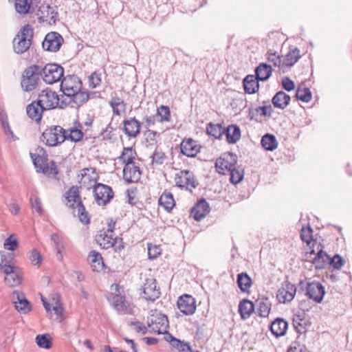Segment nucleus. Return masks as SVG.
Listing matches in <instances>:
<instances>
[{
  "label": "nucleus",
  "mask_w": 352,
  "mask_h": 352,
  "mask_svg": "<svg viewBox=\"0 0 352 352\" xmlns=\"http://www.w3.org/2000/svg\"><path fill=\"white\" fill-rule=\"evenodd\" d=\"M67 200L66 205L72 209L74 216L78 217L83 223H89L90 221L88 212L86 211L82 203L79 189L77 186H72L65 193Z\"/></svg>",
  "instance_id": "f257e3e1"
},
{
  "label": "nucleus",
  "mask_w": 352,
  "mask_h": 352,
  "mask_svg": "<svg viewBox=\"0 0 352 352\" xmlns=\"http://www.w3.org/2000/svg\"><path fill=\"white\" fill-rule=\"evenodd\" d=\"M41 67L36 65L27 67L23 72L21 87L26 92L34 90L41 81Z\"/></svg>",
  "instance_id": "f03ea898"
},
{
  "label": "nucleus",
  "mask_w": 352,
  "mask_h": 352,
  "mask_svg": "<svg viewBox=\"0 0 352 352\" xmlns=\"http://www.w3.org/2000/svg\"><path fill=\"white\" fill-rule=\"evenodd\" d=\"M33 34V29L28 24L24 25L20 30L13 40V49L15 53L21 54L30 49Z\"/></svg>",
  "instance_id": "7ed1b4c3"
},
{
  "label": "nucleus",
  "mask_w": 352,
  "mask_h": 352,
  "mask_svg": "<svg viewBox=\"0 0 352 352\" xmlns=\"http://www.w3.org/2000/svg\"><path fill=\"white\" fill-rule=\"evenodd\" d=\"M46 110L53 109L56 107L63 109L68 104L65 100L60 99L55 91L50 88L42 90L37 99Z\"/></svg>",
  "instance_id": "20e7f679"
},
{
  "label": "nucleus",
  "mask_w": 352,
  "mask_h": 352,
  "mask_svg": "<svg viewBox=\"0 0 352 352\" xmlns=\"http://www.w3.org/2000/svg\"><path fill=\"white\" fill-rule=\"evenodd\" d=\"M65 140H66L65 129L60 126H51L42 133V141L48 146H57Z\"/></svg>",
  "instance_id": "39448f33"
},
{
  "label": "nucleus",
  "mask_w": 352,
  "mask_h": 352,
  "mask_svg": "<svg viewBox=\"0 0 352 352\" xmlns=\"http://www.w3.org/2000/svg\"><path fill=\"white\" fill-rule=\"evenodd\" d=\"M96 241L103 249L114 248L116 251H120L124 248L122 239L113 238V234L104 232V230H100L98 232L96 236Z\"/></svg>",
  "instance_id": "423d86ee"
},
{
  "label": "nucleus",
  "mask_w": 352,
  "mask_h": 352,
  "mask_svg": "<svg viewBox=\"0 0 352 352\" xmlns=\"http://www.w3.org/2000/svg\"><path fill=\"white\" fill-rule=\"evenodd\" d=\"M81 88L82 82L76 75H68L64 77L60 83V90L68 97V100H65L68 104L71 102V96H74Z\"/></svg>",
  "instance_id": "0eeeda50"
},
{
  "label": "nucleus",
  "mask_w": 352,
  "mask_h": 352,
  "mask_svg": "<svg viewBox=\"0 0 352 352\" xmlns=\"http://www.w3.org/2000/svg\"><path fill=\"white\" fill-rule=\"evenodd\" d=\"M148 326L151 332L161 334L168 329V320L165 315L155 311L148 318Z\"/></svg>",
  "instance_id": "6e6552de"
},
{
  "label": "nucleus",
  "mask_w": 352,
  "mask_h": 352,
  "mask_svg": "<svg viewBox=\"0 0 352 352\" xmlns=\"http://www.w3.org/2000/svg\"><path fill=\"white\" fill-rule=\"evenodd\" d=\"M43 79L47 84H53L59 81L64 75L63 68L57 64L51 63L41 67Z\"/></svg>",
  "instance_id": "1a4fd4ad"
},
{
  "label": "nucleus",
  "mask_w": 352,
  "mask_h": 352,
  "mask_svg": "<svg viewBox=\"0 0 352 352\" xmlns=\"http://www.w3.org/2000/svg\"><path fill=\"white\" fill-rule=\"evenodd\" d=\"M93 192L96 203L100 206L107 205L114 195L110 186L100 183L94 185Z\"/></svg>",
  "instance_id": "9d476101"
},
{
  "label": "nucleus",
  "mask_w": 352,
  "mask_h": 352,
  "mask_svg": "<svg viewBox=\"0 0 352 352\" xmlns=\"http://www.w3.org/2000/svg\"><path fill=\"white\" fill-rule=\"evenodd\" d=\"M175 182L177 186L190 190L195 188L198 185L193 173L186 170L177 173L175 175Z\"/></svg>",
  "instance_id": "9b49d317"
},
{
  "label": "nucleus",
  "mask_w": 352,
  "mask_h": 352,
  "mask_svg": "<svg viewBox=\"0 0 352 352\" xmlns=\"http://www.w3.org/2000/svg\"><path fill=\"white\" fill-rule=\"evenodd\" d=\"M236 164V156L232 153H224L219 157L215 163L217 171L225 175Z\"/></svg>",
  "instance_id": "f8f14e48"
},
{
  "label": "nucleus",
  "mask_w": 352,
  "mask_h": 352,
  "mask_svg": "<svg viewBox=\"0 0 352 352\" xmlns=\"http://www.w3.org/2000/svg\"><path fill=\"white\" fill-rule=\"evenodd\" d=\"M37 15L40 21L54 25L58 20V12L56 6L43 4L39 7Z\"/></svg>",
  "instance_id": "ddd939ff"
},
{
  "label": "nucleus",
  "mask_w": 352,
  "mask_h": 352,
  "mask_svg": "<svg viewBox=\"0 0 352 352\" xmlns=\"http://www.w3.org/2000/svg\"><path fill=\"white\" fill-rule=\"evenodd\" d=\"M10 299L14 304L15 309L20 313L25 314L32 309L30 302L26 299L25 294L15 290L10 295Z\"/></svg>",
  "instance_id": "4468645a"
},
{
  "label": "nucleus",
  "mask_w": 352,
  "mask_h": 352,
  "mask_svg": "<svg viewBox=\"0 0 352 352\" xmlns=\"http://www.w3.org/2000/svg\"><path fill=\"white\" fill-rule=\"evenodd\" d=\"M325 291L322 285L317 281L307 283L306 295L317 303L322 301Z\"/></svg>",
  "instance_id": "2eb2a0df"
},
{
  "label": "nucleus",
  "mask_w": 352,
  "mask_h": 352,
  "mask_svg": "<svg viewBox=\"0 0 352 352\" xmlns=\"http://www.w3.org/2000/svg\"><path fill=\"white\" fill-rule=\"evenodd\" d=\"M296 293V286L286 280L283 282L282 287L278 290L276 298L280 303H286L294 299Z\"/></svg>",
  "instance_id": "dca6fc26"
},
{
  "label": "nucleus",
  "mask_w": 352,
  "mask_h": 352,
  "mask_svg": "<svg viewBox=\"0 0 352 352\" xmlns=\"http://www.w3.org/2000/svg\"><path fill=\"white\" fill-rule=\"evenodd\" d=\"M63 38L60 34L55 32L48 33L43 42V48L50 52H57L62 43Z\"/></svg>",
  "instance_id": "f3484780"
},
{
  "label": "nucleus",
  "mask_w": 352,
  "mask_h": 352,
  "mask_svg": "<svg viewBox=\"0 0 352 352\" xmlns=\"http://www.w3.org/2000/svg\"><path fill=\"white\" fill-rule=\"evenodd\" d=\"M141 175L142 171L138 163H129L125 164L123 168V178L128 184L138 182Z\"/></svg>",
  "instance_id": "a211bd4d"
},
{
  "label": "nucleus",
  "mask_w": 352,
  "mask_h": 352,
  "mask_svg": "<svg viewBox=\"0 0 352 352\" xmlns=\"http://www.w3.org/2000/svg\"><path fill=\"white\" fill-rule=\"evenodd\" d=\"M143 297L146 300L154 301L160 296V287L153 278H147L143 286Z\"/></svg>",
  "instance_id": "6ab92c4d"
},
{
  "label": "nucleus",
  "mask_w": 352,
  "mask_h": 352,
  "mask_svg": "<svg viewBox=\"0 0 352 352\" xmlns=\"http://www.w3.org/2000/svg\"><path fill=\"white\" fill-rule=\"evenodd\" d=\"M177 307L185 315H192L196 310L195 298L188 294H185L179 298Z\"/></svg>",
  "instance_id": "aec40b11"
},
{
  "label": "nucleus",
  "mask_w": 352,
  "mask_h": 352,
  "mask_svg": "<svg viewBox=\"0 0 352 352\" xmlns=\"http://www.w3.org/2000/svg\"><path fill=\"white\" fill-rule=\"evenodd\" d=\"M123 132L129 138H136L140 133L142 124L135 118L125 119L122 122Z\"/></svg>",
  "instance_id": "412c9836"
},
{
  "label": "nucleus",
  "mask_w": 352,
  "mask_h": 352,
  "mask_svg": "<svg viewBox=\"0 0 352 352\" xmlns=\"http://www.w3.org/2000/svg\"><path fill=\"white\" fill-rule=\"evenodd\" d=\"M181 153L190 157H193L199 152L200 146L197 142L191 139L184 140L180 144Z\"/></svg>",
  "instance_id": "4be33fe9"
},
{
  "label": "nucleus",
  "mask_w": 352,
  "mask_h": 352,
  "mask_svg": "<svg viewBox=\"0 0 352 352\" xmlns=\"http://www.w3.org/2000/svg\"><path fill=\"white\" fill-rule=\"evenodd\" d=\"M45 111H46V109L38 100L32 102L26 107V112L29 118L36 122L41 121L43 113Z\"/></svg>",
  "instance_id": "5701e85b"
},
{
  "label": "nucleus",
  "mask_w": 352,
  "mask_h": 352,
  "mask_svg": "<svg viewBox=\"0 0 352 352\" xmlns=\"http://www.w3.org/2000/svg\"><path fill=\"white\" fill-rule=\"evenodd\" d=\"M210 212L208 202L205 199L199 201L191 209V216L197 221H200Z\"/></svg>",
  "instance_id": "b1692460"
},
{
  "label": "nucleus",
  "mask_w": 352,
  "mask_h": 352,
  "mask_svg": "<svg viewBox=\"0 0 352 352\" xmlns=\"http://www.w3.org/2000/svg\"><path fill=\"white\" fill-rule=\"evenodd\" d=\"M116 294L112 299L113 307L120 314H126L127 312V302L125 300L124 296L122 295L120 292L118 285H115Z\"/></svg>",
  "instance_id": "393cba45"
},
{
  "label": "nucleus",
  "mask_w": 352,
  "mask_h": 352,
  "mask_svg": "<svg viewBox=\"0 0 352 352\" xmlns=\"http://www.w3.org/2000/svg\"><path fill=\"white\" fill-rule=\"evenodd\" d=\"M80 183L83 185H90L95 184L98 179V175L93 168H85L80 170V175H78Z\"/></svg>",
  "instance_id": "a878e982"
},
{
  "label": "nucleus",
  "mask_w": 352,
  "mask_h": 352,
  "mask_svg": "<svg viewBox=\"0 0 352 352\" xmlns=\"http://www.w3.org/2000/svg\"><path fill=\"white\" fill-rule=\"evenodd\" d=\"M93 271L100 272L104 268V262L101 254L95 251L92 250L89 252L87 258Z\"/></svg>",
  "instance_id": "bb28decb"
},
{
  "label": "nucleus",
  "mask_w": 352,
  "mask_h": 352,
  "mask_svg": "<svg viewBox=\"0 0 352 352\" xmlns=\"http://www.w3.org/2000/svg\"><path fill=\"white\" fill-rule=\"evenodd\" d=\"M289 96L283 91H278L272 99L274 107L280 109H284L289 104Z\"/></svg>",
  "instance_id": "cd10ccee"
},
{
  "label": "nucleus",
  "mask_w": 352,
  "mask_h": 352,
  "mask_svg": "<svg viewBox=\"0 0 352 352\" xmlns=\"http://www.w3.org/2000/svg\"><path fill=\"white\" fill-rule=\"evenodd\" d=\"M33 164L36 168L37 172H41L45 174L49 173V167L47 163V158L40 155L30 153Z\"/></svg>",
  "instance_id": "c85d7f7f"
},
{
  "label": "nucleus",
  "mask_w": 352,
  "mask_h": 352,
  "mask_svg": "<svg viewBox=\"0 0 352 352\" xmlns=\"http://www.w3.org/2000/svg\"><path fill=\"white\" fill-rule=\"evenodd\" d=\"M287 322L281 318H276L270 325L272 333L276 336L279 337L285 335L287 329Z\"/></svg>",
  "instance_id": "c756f323"
},
{
  "label": "nucleus",
  "mask_w": 352,
  "mask_h": 352,
  "mask_svg": "<svg viewBox=\"0 0 352 352\" xmlns=\"http://www.w3.org/2000/svg\"><path fill=\"white\" fill-rule=\"evenodd\" d=\"M256 311L260 317H267L271 310L272 303L267 298H259L256 301Z\"/></svg>",
  "instance_id": "7c9ffc66"
},
{
  "label": "nucleus",
  "mask_w": 352,
  "mask_h": 352,
  "mask_svg": "<svg viewBox=\"0 0 352 352\" xmlns=\"http://www.w3.org/2000/svg\"><path fill=\"white\" fill-rule=\"evenodd\" d=\"M254 311V305L248 299H243L239 305V311L241 318L243 320L250 318L252 312Z\"/></svg>",
  "instance_id": "2f4dec72"
},
{
  "label": "nucleus",
  "mask_w": 352,
  "mask_h": 352,
  "mask_svg": "<svg viewBox=\"0 0 352 352\" xmlns=\"http://www.w3.org/2000/svg\"><path fill=\"white\" fill-rule=\"evenodd\" d=\"M224 134L226 136V140L230 144H234L239 140L241 138V130L237 125H230L225 129Z\"/></svg>",
  "instance_id": "473e14b6"
},
{
  "label": "nucleus",
  "mask_w": 352,
  "mask_h": 352,
  "mask_svg": "<svg viewBox=\"0 0 352 352\" xmlns=\"http://www.w3.org/2000/svg\"><path fill=\"white\" fill-rule=\"evenodd\" d=\"M243 87L246 93L254 94L258 89V80L253 75H248L243 80Z\"/></svg>",
  "instance_id": "72a5a7b5"
},
{
  "label": "nucleus",
  "mask_w": 352,
  "mask_h": 352,
  "mask_svg": "<svg viewBox=\"0 0 352 352\" xmlns=\"http://www.w3.org/2000/svg\"><path fill=\"white\" fill-rule=\"evenodd\" d=\"M109 104L112 109L113 114L116 116H120L126 111V103L118 96L112 97Z\"/></svg>",
  "instance_id": "f704fd0d"
},
{
  "label": "nucleus",
  "mask_w": 352,
  "mask_h": 352,
  "mask_svg": "<svg viewBox=\"0 0 352 352\" xmlns=\"http://www.w3.org/2000/svg\"><path fill=\"white\" fill-rule=\"evenodd\" d=\"M300 58V50L297 47L290 48L283 60V67L293 66Z\"/></svg>",
  "instance_id": "c9c22d12"
},
{
  "label": "nucleus",
  "mask_w": 352,
  "mask_h": 352,
  "mask_svg": "<svg viewBox=\"0 0 352 352\" xmlns=\"http://www.w3.org/2000/svg\"><path fill=\"white\" fill-rule=\"evenodd\" d=\"M272 67L266 63H261L255 69L257 80L265 81L272 75Z\"/></svg>",
  "instance_id": "e433bc0d"
},
{
  "label": "nucleus",
  "mask_w": 352,
  "mask_h": 352,
  "mask_svg": "<svg viewBox=\"0 0 352 352\" xmlns=\"http://www.w3.org/2000/svg\"><path fill=\"white\" fill-rule=\"evenodd\" d=\"M330 256L323 250H320L313 260L316 269H323L329 264Z\"/></svg>",
  "instance_id": "4c0bfd02"
},
{
  "label": "nucleus",
  "mask_w": 352,
  "mask_h": 352,
  "mask_svg": "<svg viewBox=\"0 0 352 352\" xmlns=\"http://www.w3.org/2000/svg\"><path fill=\"white\" fill-rule=\"evenodd\" d=\"M136 156L137 153L135 149L132 147H125L118 159L125 165L129 163H135Z\"/></svg>",
  "instance_id": "58836bf2"
},
{
  "label": "nucleus",
  "mask_w": 352,
  "mask_h": 352,
  "mask_svg": "<svg viewBox=\"0 0 352 352\" xmlns=\"http://www.w3.org/2000/svg\"><path fill=\"white\" fill-rule=\"evenodd\" d=\"M155 116L157 121L161 123L168 122L170 120V110L168 106L160 105L157 108Z\"/></svg>",
  "instance_id": "ea45409f"
},
{
  "label": "nucleus",
  "mask_w": 352,
  "mask_h": 352,
  "mask_svg": "<svg viewBox=\"0 0 352 352\" xmlns=\"http://www.w3.org/2000/svg\"><path fill=\"white\" fill-rule=\"evenodd\" d=\"M262 146L267 151H272L278 146V142L274 135L267 133L262 137Z\"/></svg>",
  "instance_id": "a19ab883"
},
{
  "label": "nucleus",
  "mask_w": 352,
  "mask_h": 352,
  "mask_svg": "<svg viewBox=\"0 0 352 352\" xmlns=\"http://www.w3.org/2000/svg\"><path fill=\"white\" fill-rule=\"evenodd\" d=\"M237 284L243 292H248L252 285V279L245 272L237 275Z\"/></svg>",
  "instance_id": "79ce46f5"
},
{
  "label": "nucleus",
  "mask_w": 352,
  "mask_h": 352,
  "mask_svg": "<svg viewBox=\"0 0 352 352\" xmlns=\"http://www.w3.org/2000/svg\"><path fill=\"white\" fill-rule=\"evenodd\" d=\"M159 204L170 212L175 205L173 195L170 192H164L159 199Z\"/></svg>",
  "instance_id": "37998d69"
},
{
  "label": "nucleus",
  "mask_w": 352,
  "mask_h": 352,
  "mask_svg": "<svg viewBox=\"0 0 352 352\" xmlns=\"http://www.w3.org/2000/svg\"><path fill=\"white\" fill-rule=\"evenodd\" d=\"M32 0H15L14 8L16 11L21 14L30 12Z\"/></svg>",
  "instance_id": "c03bdc74"
},
{
  "label": "nucleus",
  "mask_w": 352,
  "mask_h": 352,
  "mask_svg": "<svg viewBox=\"0 0 352 352\" xmlns=\"http://www.w3.org/2000/svg\"><path fill=\"white\" fill-rule=\"evenodd\" d=\"M207 133L216 139H220L225 133V129L219 124L210 123L206 127Z\"/></svg>",
  "instance_id": "a18cd8bd"
},
{
  "label": "nucleus",
  "mask_w": 352,
  "mask_h": 352,
  "mask_svg": "<svg viewBox=\"0 0 352 352\" xmlns=\"http://www.w3.org/2000/svg\"><path fill=\"white\" fill-rule=\"evenodd\" d=\"M228 173L230 175V180L234 184L240 183L243 179V169L236 165Z\"/></svg>",
  "instance_id": "49530a36"
},
{
  "label": "nucleus",
  "mask_w": 352,
  "mask_h": 352,
  "mask_svg": "<svg viewBox=\"0 0 352 352\" xmlns=\"http://www.w3.org/2000/svg\"><path fill=\"white\" fill-rule=\"evenodd\" d=\"M65 136L66 140L77 142L82 139L83 133L81 129L69 128V129H65Z\"/></svg>",
  "instance_id": "de8ad7c7"
},
{
  "label": "nucleus",
  "mask_w": 352,
  "mask_h": 352,
  "mask_svg": "<svg viewBox=\"0 0 352 352\" xmlns=\"http://www.w3.org/2000/svg\"><path fill=\"white\" fill-rule=\"evenodd\" d=\"M21 281L22 275L19 270L5 277V282L10 287L18 286L21 283Z\"/></svg>",
  "instance_id": "09e8293b"
},
{
  "label": "nucleus",
  "mask_w": 352,
  "mask_h": 352,
  "mask_svg": "<svg viewBox=\"0 0 352 352\" xmlns=\"http://www.w3.org/2000/svg\"><path fill=\"white\" fill-rule=\"evenodd\" d=\"M36 342L39 347L49 349L52 345V337L49 333L38 335L36 337Z\"/></svg>",
  "instance_id": "8fccbe9b"
},
{
  "label": "nucleus",
  "mask_w": 352,
  "mask_h": 352,
  "mask_svg": "<svg viewBox=\"0 0 352 352\" xmlns=\"http://www.w3.org/2000/svg\"><path fill=\"white\" fill-rule=\"evenodd\" d=\"M296 97L297 100L308 102L311 100V92L307 87H298L296 91Z\"/></svg>",
  "instance_id": "3c124183"
},
{
  "label": "nucleus",
  "mask_w": 352,
  "mask_h": 352,
  "mask_svg": "<svg viewBox=\"0 0 352 352\" xmlns=\"http://www.w3.org/2000/svg\"><path fill=\"white\" fill-rule=\"evenodd\" d=\"M89 98V94L80 89V91H76V94H74V96H71V102L72 101L76 105L80 106L84 102H87Z\"/></svg>",
  "instance_id": "603ef678"
},
{
  "label": "nucleus",
  "mask_w": 352,
  "mask_h": 352,
  "mask_svg": "<svg viewBox=\"0 0 352 352\" xmlns=\"http://www.w3.org/2000/svg\"><path fill=\"white\" fill-rule=\"evenodd\" d=\"M170 345L173 348L176 349L182 352H187L192 351L191 346L188 342L182 341L177 338H175L174 340V342H173Z\"/></svg>",
  "instance_id": "864d4df0"
},
{
  "label": "nucleus",
  "mask_w": 352,
  "mask_h": 352,
  "mask_svg": "<svg viewBox=\"0 0 352 352\" xmlns=\"http://www.w3.org/2000/svg\"><path fill=\"white\" fill-rule=\"evenodd\" d=\"M19 246V242L14 234H11L4 241L3 247L6 250L14 251Z\"/></svg>",
  "instance_id": "5fc2aeb1"
},
{
  "label": "nucleus",
  "mask_w": 352,
  "mask_h": 352,
  "mask_svg": "<svg viewBox=\"0 0 352 352\" xmlns=\"http://www.w3.org/2000/svg\"><path fill=\"white\" fill-rule=\"evenodd\" d=\"M312 232L313 230L309 226H307V227L303 226L301 228L300 238L302 241L305 242L307 245H309L312 241Z\"/></svg>",
  "instance_id": "6e6d98bb"
},
{
  "label": "nucleus",
  "mask_w": 352,
  "mask_h": 352,
  "mask_svg": "<svg viewBox=\"0 0 352 352\" xmlns=\"http://www.w3.org/2000/svg\"><path fill=\"white\" fill-rule=\"evenodd\" d=\"M151 158L153 164L160 165L164 163L166 155L164 152L156 148L151 156Z\"/></svg>",
  "instance_id": "4d7b16f0"
},
{
  "label": "nucleus",
  "mask_w": 352,
  "mask_h": 352,
  "mask_svg": "<svg viewBox=\"0 0 352 352\" xmlns=\"http://www.w3.org/2000/svg\"><path fill=\"white\" fill-rule=\"evenodd\" d=\"M266 56L267 60L273 63L274 66L283 67L281 58L278 54H276V52H272L271 51H269L267 52Z\"/></svg>",
  "instance_id": "13d9d810"
},
{
  "label": "nucleus",
  "mask_w": 352,
  "mask_h": 352,
  "mask_svg": "<svg viewBox=\"0 0 352 352\" xmlns=\"http://www.w3.org/2000/svg\"><path fill=\"white\" fill-rule=\"evenodd\" d=\"M101 83V74L96 72L92 73L89 77V84L92 88H96Z\"/></svg>",
  "instance_id": "bf43d9fd"
},
{
  "label": "nucleus",
  "mask_w": 352,
  "mask_h": 352,
  "mask_svg": "<svg viewBox=\"0 0 352 352\" xmlns=\"http://www.w3.org/2000/svg\"><path fill=\"white\" fill-rule=\"evenodd\" d=\"M29 258L34 265L39 266L41 261L42 257L39 252L36 249H34L30 253Z\"/></svg>",
  "instance_id": "052dcab7"
},
{
  "label": "nucleus",
  "mask_w": 352,
  "mask_h": 352,
  "mask_svg": "<svg viewBox=\"0 0 352 352\" xmlns=\"http://www.w3.org/2000/svg\"><path fill=\"white\" fill-rule=\"evenodd\" d=\"M344 263V259L338 254H336L332 258H330L329 264L335 269H340Z\"/></svg>",
  "instance_id": "680f3d73"
},
{
  "label": "nucleus",
  "mask_w": 352,
  "mask_h": 352,
  "mask_svg": "<svg viewBox=\"0 0 352 352\" xmlns=\"http://www.w3.org/2000/svg\"><path fill=\"white\" fill-rule=\"evenodd\" d=\"M30 201L33 211L36 212L39 215H41L43 208L40 199L37 197H35L34 198H31Z\"/></svg>",
  "instance_id": "e2e57ef3"
},
{
  "label": "nucleus",
  "mask_w": 352,
  "mask_h": 352,
  "mask_svg": "<svg viewBox=\"0 0 352 352\" xmlns=\"http://www.w3.org/2000/svg\"><path fill=\"white\" fill-rule=\"evenodd\" d=\"M0 268H1V270L6 275V276H8L10 274H11V273H13L17 270H19V269L11 265V264H0Z\"/></svg>",
  "instance_id": "0e129e2a"
},
{
  "label": "nucleus",
  "mask_w": 352,
  "mask_h": 352,
  "mask_svg": "<svg viewBox=\"0 0 352 352\" xmlns=\"http://www.w3.org/2000/svg\"><path fill=\"white\" fill-rule=\"evenodd\" d=\"M282 86L283 89L287 91H290L295 88V85L293 80L288 77H284L282 79Z\"/></svg>",
  "instance_id": "69168bd1"
},
{
  "label": "nucleus",
  "mask_w": 352,
  "mask_h": 352,
  "mask_svg": "<svg viewBox=\"0 0 352 352\" xmlns=\"http://www.w3.org/2000/svg\"><path fill=\"white\" fill-rule=\"evenodd\" d=\"M160 254V248L159 246L153 245L148 247V255L149 258L154 259Z\"/></svg>",
  "instance_id": "338daca9"
},
{
  "label": "nucleus",
  "mask_w": 352,
  "mask_h": 352,
  "mask_svg": "<svg viewBox=\"0 0 352 352\" xmlns=\"http://www.w3.org/2000/svg\"><path fill=\"white\" fill-rule=\"evenodd\" d=\"M302 320L299 318V316H297L296 318H294L293 323L294 327L297 331L298 333H302L305 331V327L302 323Z\"/></svg>",
  "instance_id": "774afa93"
}]
</instances>
